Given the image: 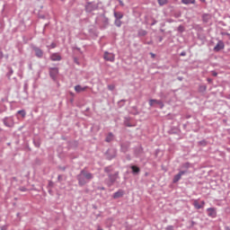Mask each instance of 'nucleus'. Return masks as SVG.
Wrapping results in <instances>:
<instances>
[{"label": "nucleus", "mask_w": 230, "mask_h": 230, "mask_svg": "<svg viewBox=\"0 0 230 230\" xmlns=\"http://www.w3.org/2000/svg\"><path fill=\"white\" fill-rule=\"evenodd\" d=\"M47 48H50V49H55V48H57V43L52 42L50 46H47Z\"/></svg>", "instance_id": "35"}, {"label": "nucleus", "mask_w": 230, "mask_h": 230, "mask_svg": "<svg viewBox=\"0 0 230 230\" xmlns=\"http://www.w3.org/2000/svg\"><path fill=\"white\" fill-rule=\"evenodd\" d=\"M114 140V134H112V132H110L108 135H107V137H106V138H105V141H106V143H111V141H113Z\"/></svg>", "instance_id": "20"}, {"label": "nucleus", "mask_w": 230, "mask_h": 230, "mask_svg": "<svg viewBox=\"0 0 230 230\" xmlns=\"http://www.w3.org/2000/svg\"><path fill=\"white\" fill-rule=\"evenodd\" d=\"M201 3H206V0H199Z\"/></svg>", "instance_id": "59"}, {"label": "nucleus", "mask_w": 230, "mask_h": 230, "mask_svg": "<svg viewBox=\"0 0 230 230\" xmlns=\"http://www.w3.org/2000/svg\"><path fill=\"white\" fill-rule=\"evenodd\" d=\"M137 35L138 37H146V35H148V31L141 29L137 31Z\"/></svg>", "instance_id": "23"}, {"label": "nucleus", "mask_w": 230, "mask_h": 230, "mask_svg": "<svg viewBox=\"0 0 230 230\" xmlns=\"http://www.w3.org/2000/svg\"><path fill=\"white\" fill-rule=\"evenodd\" d=\"M0 103H4V104L8 103V96L2 98L0 101Z\"/></svg>", "instance_id": "34"}, {"label": "nucleus", "mask_w": 230, "mask_h": 230, "mask_svg": "<svg viewBox=\"0 0 230 230\" xmlns=\"http://www.w3.org/2000/svg\"><path fill=\"white\" fill-rule=\"evenodd\" d=\"M33 143H34L35 146H37V148H39L40 146V142L34 140Z\"/></svg>", "instance_id": "38"}, {"label": "nucleus", "mask_w": 230, "mask_h": 230, "mask_svg": "<svg viewBox=\"0 0 230 230\" xmlns=\"http://www.w3.org/2000/svg\"><path fill=\"white\" fill-rule=\"evenodd\" d=\"M19 215H21L20 213L17 214V217H19Z\"/></svg>", "instance_id": "63"}, {"label": "nucleus", "mask_w": 230, "mask_h": 230, "mask_svg": "<svg viewBox=\"0 0 230 230\" xmlns=\"http://www.w3.org/2000/svg\"><path fill=\"white\" fill-rule=\"evenodd\" d=\"M114 24L115 26H117V28H121V25L123 24V22H121V20H115Z\"/></svg>", "instance_id": "28"}, {"label": "nucleus", "mask_w": 230, "mask_h": 230, "mask_svg": "<svg viewBox=\"0 0 230 230\" xmlns=\"http://www.w3.org/2000/svg\"><path fill=\"white\" fill-rule=\"evenodd\" d=\"M159 41L162 42L163 41V38H160Z\"/></svg>", "instance_id": "62"}, {"label": "nucleus", "mask_w": 230, "mask_h": 230, "mask_svg": "<svg viewBox=\"0 0 230 230\" xmlns=\"http://www.w3.org/2000/svg\"><path fill=\"white\" fill-rule=\"evenodd\" d=\"M131 169V173L133 175H139L141 169L139 167H137V165H131L130 166Z\"/></svg>", "instance_id": "14"}, {"label": "nucleus", "mask_w": 230, "mask_h": 230, "mask_svg": "<svg viewBox=\"0 0 230 230\" xmlns=\"http://www.w3.org/2000/svg\"><path fill=\"white\" fill-rule=\"evenodd\" d=\"M224 48H226V45L224 44V41L218 40L217 45L214 47V51L216 53H218V51H221V49H224Z\"/></svg>", "instance_id": "12"}, {"label": "nucleus", "mask_w": 230, "mask_h": 230, "mask_svg": "<svg viewBox=\"0 0 230 230\" xmlns=\"http://www.w3.org/2000/svg\"><path fill=\"white\" fill-rule=\"evenodd\" d=\"M18 114H21V115H22V118H25V116H26V111H24V110H20V111H18Z\"/></svg>", "instance_id": "33"}, {"label": "nucleus", "mask_w": 230, "mask_h": 230, "mask_svg": "<svg viewBox=\"0 0 230 230\" xmlns=\"http://www.w3.org/2000/svg\"><path fill=\"white\" fill-rule=\"evenodd\" d=\"M75 64H79L78 60H76V58H75Z\"/></svg>", "instance_id": "56"}, {"label": "nucleus", "mask_w": 230, "mask_h": 230, "mask_svg": "<svg viewBox=\"0 0 230 230\" xmlns=\"http://www.w3.org/2000/svg\"><path fill=\"white\" fill-rule=\"evenodd\" d=\"M195 209H204V207L206 206V201L201 200L199 202V199H194L192 203Z\"/></svg>", "instance_id": "8"}, {"label": "nucleus", "mask_w": 230, "mask_h": 230, "mask_svg": "<svg viewBox=\"0 0 230 230\" xmlns=\"http://www.w3.org/2000/svg\"><path fill=\"white\" fill-rule=\"evenodd\" d=\"M165 230H174V227H173V226H167L165 227Z\"/></svg>", "instance_id": "40"}, {"label": "nucleus", "mask_w": 230, "mask_h": 230, "mask_svg": "<svg viewBox=\"0 0 230 230\" xmlns=\"http://www.w3.org/2000/svg\"><path fill=\"white\" fill-rule=\"evenodd\" d=\"M155 103L156 105H159L160 106V109H164V103L163 102V101H159V100H155Z\"/></svg>", "instance_id": "26"}, {"label": "nucleus", "mask_w": 230, "mask_h": 230, "mask_svg": "<svg viewBox=\"0 0 230 230\" xmlns=\"http://www.w3.org/2000/svg\"><path fill=\"white\" fill-rule=\"evenodd\" d=\"M181 168L188 172V170L190 169V163L187 162V163L182 164Z\"/></svg>", "instance_id": "29"}, {"label": "nucleus", "mask_w": 230, "mask_h": 230, "mask_svg": "<svg viewBox=\"0 0 230 230\" xmlns=\"http://www.w3.org/2000/svg\"><path fill=\"white\" fill-rule=\"evenodd\" d=\"M182 4H195V0H181Z\"/></svg>", "instance_id": "25"}, {"label": "nucleus", "mask_w": 230, "mask_h": 230, "mask_svg": "<svg viewBox=\"0 0 230 230\" xmlns=\"http://www.w3.org/2000/svg\"><path fill=\"white\" fill-rule=\"evenodd\" d=\"M159 6H164V4H168V0H157Z\"/></svg>", "instance_id": "27"}, {"label": "nucleus", "mask_w": 230, "mask_h": 230, "mask_svg": "<svg viewBox=\"0 0 230 230\" xmlns=\"http://www.w3.org/2000/svg\"><path fill=\"white\" fill-rule=\"evenodd\" d=\"M100 21H101V30H106V28L109 27V18H107V16H105V14H102L99 17Z\"/></svg>", "instance_id": "3"}, {"label": "nucleus", "mask_w": 230, "mask_h": 230, "mask_svg": "<svg viewBox=\"0 0 230 230\" xmlns=\"http://www.w3.org/2000/svg\"><path fill=\"white\" fill-rule=\"evenodd\" d=\"M52 62H60L62 60V56L58 52L52 53L49 57Z\"/></svg>", "instance_id": "11"}, {"label": "nucleus", "mask_w": 230, "mask_h": 230, "mask_svg": "<svg viewBox=\"0 0 230 230\" xmlns=\"http://www.w3.org/2000/svg\"><path fill=\"white\" fill-rule=\"evenodd\" d=\"M31 48L32 51H34L35 57H37V58H42V57H44L43 49H41L40 48H39L33 44L31 45Z\"/></svg>", "instance_id": "4"}, {"label": "nucleus", "mask_w": 230, "mask_h": 230, "mask_svg": "<svg viewBox=\"0 0 230 230\" xmlns=\"http://www.w3.org/2000/svg\"><path fill=\"white\" fill-rule=\"evenodd\" d=\"M8 108L6 105H4L3 102H0V114H3V112H6V110Z\"/></svg>", "instance_id": "24"}, {"label": "nucleus", "mask_w": 230, "mask_h": 230, "mask_svg": "<svg viewBox=\"0 0 230 230\" xmlns=\"http://www.w3.org/2000/svg\"><path fill=\"white\" fill-rule=\"evenodd\" d=\"M108 89L109 91H114V84H109Z\"/></svg>", "instance_id": "39"}, {"label": "nucleus", "mask_w": 230, "mask_h": 230, "mask_svg": "<svg viewBox=\"0 0 230 230\" xmlns=\"http://www.w3.org/2000/svg\"><path fill=\"white\" fill-rule=\"evenodd\" d=\"M120 102H125V100H121Z\"/></svg>", "instance_id": "64"}, {"label": "nucleus", "mask_w": 230, "mask_h": 230, "mask_svg": "<svg viewBox=\"0 0 230 230\" xmlns=\"http://www.w3.org/2000/svg\"><path fill=\"white\" fill-rule=\"evenodd\" d=\"M20 190L21 191H26V188H21Z\"/></svg>", "instance_id": "51"}, {"label": "nucleus", "mask_w": 230, "mask_h": 230, "mask_svg": "<svg viewBox=\"0 0 230 230\" xmlns=\"http://www.w3.org/2000/svg\"><path fill=\"white\" fill-rule=\"evenodd\" d=\"M100 190H105L104 187L100 188Z\"/></svg>", "instance_id": "60"}, {"label": "nucleus", "mask_w": 230, "mask_h": 230, "mask_svg": "<svg viewBox=\"0 0 230 230\" xmlns=\"http://www.w3.org/2000/svg\"><path fill=\"white\" fill-rule=\"evenodd\" d=\"M62 179V175L58 176V180L60 181Z\"/></svg>", "instance_id": "53"}, {"label": "nucleus", "mask_w": 230, "mask_h": 230, "mask_svg": "<svg viewBox=\"0 0 230 230\" xmlns=\"http://www.w3.org/2000/svg\"><path fill=\"white\" fill-rule=\"evenodd\" d=\"M208 217L209 218H217V208H207Z\"/></svg>", "instance_id": "10"}, {"label": "nucleus", "mask_w": 230, "mask_h": 230, "mask_svg": "<svg viewBox=\"0 0 230 230\" xmlns=\"http://www.w3.org/2000/svg\"><path fill=\"white\" fill-rule=\"evenodd\" d=\"M119 4H120V6H125V4H123V1L119 0Z\"/></svg>", "instance_id": "49"}, {"label": "nucleus", "mask_w": 230, "mask_h": 230, "mask_svg": "<svg viewBox=\"0 0 230 230\" xmlns=\"http://www.w3.org/2000/svg\"><path fill=\"white\" fill-rule=\"evenodd\" d=\"M61 170H63V172H65L66 171V167L61 168Z\"/></svg>", "instance_id": "58"}, {"label": "nucleus", "mask_w": 230, "mask_h": 230, "mask_svg": "<svg viewBox=\"0 0 230 230\" xmlns=\"http://www.w3.org/2000/svg\"><path fill=\"white\" fill-rule=\"evenodd\" d=\"M3 123L5 127H8L9 128H12L13 125H15V122L13 121V118L12 117H5L3 119Z\"/></svg>", "instance_id": "5"}, {"label": "nucleus", "mask_w": 230, "mask_h": 230, "mask_svg": "<svg viewBox=\"0 0 230 230\" xmlns=\"http://www.w3.org/2000/svg\"><path fill=\"white\" fill-rule=\"evenodd\" d=\"M53 181H49V186L50 187V188H53Z\"/></svg>", "instance_id": "48"}, {"label": "nucleus", "mask_w": 230, "mask_h": 230, "mask_svg": "<svg viewBox=\"0 0 230 230\" xmlns=\"http://www.w3.org/2000/svg\"><path fill=\"white\" fill-rule=\"evenodd\" d=\"M225 230H230V227L229 226H226Z\"/></svg>", "instance_id": "55"}, {"label": "nucleus", "mask_w": 230, "mask_h": 230, "mask_svg": "<svg viewBox=\"0 0 230 230\" xmlns=\"http://www.w3.org/2000/svg\"><path fill=\"white\" fill-rule=\"evenodd\" d=\"M178 31H184V27L182 25H180L178 27Z\"/></svg>", "instance_id": "41"}, {"label": "nucleus", "mask_w": 230, "mask_h": 230, "mask_svg": "<svg viewBox=\"0 0 230 230\" xmlns=\"http://www.w3.org/2000/svg\"><path fill=\"white\" fill-rule=\"evenodd\" d=\"M129 146H130L129 144H121L120 152H123V154H127V152H128Z\"/></svg>", "instance_id": "17"}, {"label": "nucleus", "mask_w": 230, "mask_h": 230, "mask_svg": "<svg viewBox=\"0 0 230 230\" xmlns=\"http://www.w3.org/2000/svg\"><path fill=\"white\" fill-rule=\"evenodd\" d=\"M155 24H157V21L156 20H153V22L151 23V26H155Z\"/></svg>", "instance_id": "44"}, {"label": "nucleus", "mask_w": 230, "mask_h": 230, "mask_svg": "<svg viewBox=\"0 0 230 230\" xmlns=\"http://www.w3.org/2000/svg\"><path fill=\"white\" fill-rule=\"evenodd\" d=\"M88 88V86L82 87V85L77 84L75 86V93H83L84 91H87Z\"/></svg>", "instance_id": "16"}, {"label": "nucleus", "mask_w": 230, "mask_h": 230, "mask_svg": "<svg viewBox=\"0 0 230 230\" xmlns=\"http://www.w3.org/2000/svg\"><path fill=\"white\" fill-rule=\"evenodd\" d=\"M151 56H152V57H155V54H154V53H151Z\"/></svg>", "instance_id": "61"}, {"label": "nucleus", "mask_w": 230, "mask_h": 230, "mask_svg": "<svg viewBox=\"0 0 230 230\" xmlns=\"http://www.w3.org/2000/svg\"><path fill=\"white\" fill-rule=\"evenodd\" d=\"M4 58V54H3V51H0V60H3Z\"/></svg>", "instance_id": "43"}, {"label": "nucleus", "mask_w": 230, "mask_h": 230, "mask_svg": "<svg viewBox=\"0 0 230 230\" xmlns=\"http://www.w3.org/2000/svg\"><path fill=\"white\" fill-rule=\"evenodd\" d=\"M222 35H229V33H227V32H226H226H224V33H222Z\"/></svg>", "instance_id": "57"}, {"label": "nucleus", "mask_w": 230, "mask_h": 230, "mask_svg": "<svg viewBox=\"0 0 230 230\" xmlns=\"http://www.w3.org/2000/svg\"><path fill=\"white\" fill-rule=\"evenodd\" d=\"M1 230H8V226H1Z\"/></svg>", "instance_id": "46"}, {"label": "nucleus", "mask_w": 230, "mask_h": 230, "mask_svg": "<svg viewBox=\"0 0 230 230\" xmlns=\"http://www.w3.org/2000/svg\"><path fill=\"white\" fill-rule=\"evenodd\" d=\"M199 145H206V140L199 141Z\"/></svg>", "instance_id": "50"}, {"label": "nucleus", "mask_w": 230, "mask_h": 230, "mask_svg": "<svg viewBox=\"0 0 230 230\" xmlns=\"http://www.w3.org/2000/svg\"><path fill=\"white\" fill-rule=\"evenodd\" d=\"M125 127H132V124L128 120L124 121Z\"/></svg>", "instance_id": "37"}, {"label": "nucleus", "mask_w": 230, "mask_h": 230, "mask_svg": "<svg viewBox=\"0 0 230 230\" xmlns=\"http://www.w3.org/2000/svg\"><path fill=\"white\" fill-rule=\"evenodd\" d=\"M181 57H186V51H181L180 54Z\"/></svg>", "instance_id": "45"}, {"label": "nucleus", "mask_w": 230, "mask_h": 230, "mask_svg": "<svg viewBox=\"0 0 230 230\" xmlns=\"http://www.w3.org/2000/svg\"><path fill=\"white\" fill-rule=\"evenodd\" d=\"M207 89H208V86L206 85H199V93H206Z\"/></svg>", "instance_id": "30"}, {"label": "nucleus", "mask_w": 230, "mask_h": 230, "mask_svg": "<svg viewBox=\"0 0 230 230\" xmlns=\"http://www.w3.org/2000/svg\"><path fill=\"white\" fill-rule=\"evenodd\" d=\"M13 75V69L12 67H8V73H7L8 78H10V76H12Z\"/></svg>", "instance_id": "32"}, {"label": "nucleus", "mask_w": 230, "mask_h": 230, "mask_svg": "<svg viewBox=\"0 0 230 230\" xmlns=\"http://www.w3.org/2000/svg\"><path fill=\"white\" fill-rule=\"evenodd\" d=\"M207 82H208V84H213V79L208 78V79H207Z\"/></svg>", "instance_id": "47"}, {"label": "nucleus", "mask_w": 230, "mask_h": 230, "mask_svg": "<svg viewBox=\"0 0 230 230\" xmlns=\"http://www.w3.org/2000/svg\"><path fill=\"white\" fill-rule=\"evenodd\" d=\"M211 74L212 76H218V73H217L216 71H212Z\"/></svg>", "instance_id": "42"}, {"label": "nucleus", "mask_w": 230, "mask_h": 230, "mask_svg": "<svg viewBox=\"0 0 230 230\" xmlns=\"http://www.w3.org/2000/svg\"><path fill=\"white\" fill-rule=\"evenodd\" d=\"M113 15L115 17V20H121V18L123 17V13L114 11Z\"/></svg>", "instance_id": "21"}, {"label": "nucleus", "mask_w": 230, "mask_h": 230, "mask_svg": "<svg viewBox=\"0 0 230 230\" xmlns=\"http://www.w3.org/2000/svg\"><path fill=\"white\" fill-rule=\"evenodd\" d=\"M24 89H28V84H24Z\"/></svg>", "instance_id": "54"}, {"label": "nucleus", "mask_w": 230, "mask_h": 230, "mask_svg": "<svg viewBox=\"0 0 230 230\" xmlns=\"http://www.w3.org/2000/svg\"><path fill=\"white\" fill-rule=\"evenodd\" d=\"M154 103H155V99L149 100V105L150 107H154Z\"/></svg>", "instance_id": "36"}, {"label": "nucleus", "mask_w": 230, "mask_h": 230, "mask_svg": "<svg viewBox=\"0 0 230 230\" xmlns=\"http://www.w3.org/2000/svg\"><path fill=\"white\" fill-rule=\"evenodd\" d=\"M186 173H188V171L183 170V171H180L179 173L175 174L172 179L173 184H177V182H179L180 180L182 178V175H186Z\"/></svg>", "instance_id": "6"}, {"label": "nucleus", "mask_w": 230, "mask_h": 230, "mask_svg": "<svg viewBox=\"0 0 230 230\" xmlns=\"http://www.w3.org/2000/svg\"><path fill=\"white\" fill-rule=\"evenodd\" d=\"M103 58L107 62H114L115 55L113 53L109 52V51H105L104 55H103Z\"/></svg>", "instance_id": "9"}, {"label": "nucleus", "mask_w": 230, "mask_h": 230, "mask_svg": "<svg viewBox=\"0 0 230 230\" xmlns=\"http://www.w3.org/2000/svg\"><path fill=\"white\" fill-rule=\"evenodd\" d=\"M123 195H125V191L123 190H119L113 193V199H121Z\"/></svg>", "instance_id": "15"}, {"label": "nucleus", "mask_w": 230, "mask_h": 230, "mask_svg": "<svg viewBox=\"0 0 230 230\" xmlns=\"http://www.w3.org/2000/svg\"><path fill=\"white\" fill-rule=\"evenodd\" d=\"M86 12H94V10L98 9V5L93 4V3L89 2L86 6Z\"/></svg>", "instance_id": "13"}, {"label": "nucleus", "mask_w": 230, "mask_h": 230, "mask_svg": "<svg viewBox=\"0 0 230 230\" xmlns=\"http://www.w3.org/2000/svg\"><path fill=\"white\" fill-rule=\"evenodd\" d=\"M97 230H103L100 226H97Z\"/></svg>", "instance_id": "52"}, {"label": "nucleus", "mask_w": 230, "mask_h": 230, "mask_svg": "<svg viewBox=\"0 0 230 230\" xmlns=\"http://www.w3.org/2000/svg\"><path fill=\"white\" fill-rule=\"evenodd\" d=\"M202 21H203V22H206V23L209 22V21H211V14L204 13L202 15Z\"/></svg>", "instance_id": "18"}, {"label": "nucleus", "mask_w": 230, "mask_h": 230, "mask_svg": "<svg viewBox=\"0 0 230 230\" xmlns=\"http://www.w3.org/2000/svg\"><path fill=\"white\" fill-rule=\"evenodd\" d=\"M49 73L52 80H57V76H58V67H49Z\"/></svg>", "instance_id": "7"}, {"label": "nucleus", "mask_w": 230, "mask_h": 230, "mask_svg": "<svg viewBox=\"0 0 230 230\" xmlns=\"http://www.w3.org/2000/svg\"><path fill=\"white\" fill-rule=\"evenodd\" d=\"M136 155H139L140 154H143V147H138L136 151H135Z\"/></svg>", "instance_id": "31"}, {"label": "nucleus", "mask_w": 230, "mask_h": 230, "mask_svg": "<svg viewBox=\"0 0 230 230\" xmlns=\"http://www.w3.org/2000/svg\"><path fill=\"white\" fill-rule=\"evenodd\" d=\"M112 172H114V167H112V165L104 167V172L108 173V175L109 173H112Z\"/></svg>", "instance_id": "22"}, {"label": "nucleus", "mask_w": 230, "mask_h": 230, "mask_svg": "<svg viewBox=\"0 0 230 230\" xmlns=\"http://www.w3.org/2000/svg\"><path fill=\"white\" fill-rule=\"evenodd\" d=\"M94 179V174L87 171L86 169L81 170L80 173L76 175L79 186H85L88 182H91Z\"/></svg>", "instance_id": "1"}, {"label": "nucleus", "mask_w": 230, "mask_h": 230, "mask_svg": "<svg viewBox=\"0 0 230 230\" xmlns=\"http://www.w3.org/2000/svg\"><path fill=\"white\" fill-rule=\"evenodd\" d=\"M119 181V172H115L114 173H109L108 179L104 181L105 184L108 186V188H112L116 182Z\"/></svg>", "instance_id": "2"}, {"label": "nucleus", "mask_w": 230, "mask_h": 230, "mask_svg": "<svg viewBox=\"0 0 230 230\" xmlns=\"http://www.w3.org/2000/svg\"><path fill=\"white\" fill-rule=\"evenodd\" d=\"M108 154H111L107 155V159H109V161H112V159L116 157V150L108 151Z\"/></svg>", "instance_id": "19"}]
</instances>
